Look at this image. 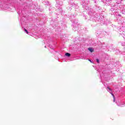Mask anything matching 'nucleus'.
<instances>
[{"instance_id": "obj_5", "label": "nucleus", "mask_w": 125, "mask_h": 125, "mask_svg": "<svg viewBox=\"0 0 125 125\" xmlns=\"http://www.w3.org/2000/svg\"><path fill=\"white\" fill-rule=\"evenodd\" d=\"M107 88H108V89H109V90H111V88H110V87H107Z\"/></svg>"}, {"instance_id": "obj_3", "label": "nucleus", "mask_w": 125, "mask_h": 125, "mask_svg": "<svg viewBox=\"0 0 125 125\" xmlns=\"http://www.w3.org/2000/svg\"><path fill=\"white\" fill-rule=\"evenodd\" d=\"M24 31H25V32H26L27 34H28L29 32H28V30H27V29H26L25 28H24Z\"/></svg>"}, {"instance_id": "obj_6", "label": "nucleus", "mask_w": 125, "mask_h": 125, "mask_svg": "<svg viewBox=\"0 0 125 125\" xmlns=\"http://www.w3.org/2000/svg\"><path fill=\"white\" fill-rule=\"evenodd\" d=\"M88 61L90 62L91 63H92V62H91V60H88Z\"/></svg>"}, {"instance_id": "obj_1", "label": "nucleus", "mask_w": 125, "mask_h": 125, "mask_svg": "<svg viewBox=\"0 0 125 125\" xmlns=\"http://www.w3.org/2000/svg\"><path fill=\"white\" fill-rule=\"evenodd\" d=\"M65 56H67V57H70V56H71V54L69 53H66L65 54Z\"/></svg>"}, {"instance_id": "obj_4", "label": "nucleus", "mask_w": 125, "mask_h": 125, "mask_svg": "<svg viewBox=\"0 0 125 125\" xmlns=\"http://www.w3.org/2000/svg\"><path fill=\"white\" fill-rule=\"evenodd\" d=\"M96 61H97V63H99V60L98 59H96Z\"/></svg>"}, {"instance_id": "obj_2", "label": "nucleus", "mask_w": 125, "mask_h": 125, "mask_svg": "<svg viewBox=\"0 0 125 125\" xmlns=\"http://www.w3.org/2000/svg\"><path fill=\"white\" fill-rule=\"evenodd\" d=\"M88 50H89V51H90V52H93L94 51V50L93 49L91 48H89L88 49Z\"/></svg>"}]
</instances>
